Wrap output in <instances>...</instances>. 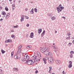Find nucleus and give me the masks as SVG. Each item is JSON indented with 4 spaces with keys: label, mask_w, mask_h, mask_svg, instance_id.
Here are the masks:
<instances>
[{
    "label": "nucleus",
    "mask_w": 74,
    "mask_h": 74,
    "mask_svg": "<svg viewBox=\"0 0 74 74\" xmlns=\"http://www.w3.org/2000/svg\"><path fill=\"white\" fill-rule=\"evenodd\" d=\"M26 63L28 64V65H31V64H33V62L32 60H29V61L26 60Z\"/></svg>",
    "instance_id": "f257e3e1"
},
{
    "label": "nucleus",
    "mask_w": 74,
    "mask_h": 74,
    "mask_svg": "<svg viewBox=\"0 0 74 74\" xmlns=\"http://www.w3.org/2000/svg\"><path fill=\"white\" fill-rule=\"evenodd\" d=\"M44 54L45 55H47V56H49V55H50L51 54V53H49V51H46V50H45L44 52Z\"/></svg>",
    "instance_id": "f03ea898"
},
{
    "label": "nucleus",
    "mask_w": 74,
    "mask_h": 74,
    "mask_svg": "<svg viewBox=\"0 0 74 74\" xmlns=\"http://www.w3.org/2000/svg\"><path fill=\"white\" fill-rule=\"evenodd\" d=\"M24 57L25 58H26V60H27L29 59V56H28V54H27V53L25 55Z\"/></svg>",
    "instance_id": "7ed1b4c3"
},
{
    "label": "nucleus",
    "mask_w": 74,
    "mask_h": 74,
    "mask_svg": "<svg viewBox=\"0 0 74 74\" xmlns=\"http://www.w3.org/2000/svg\"><path fill=\"white\" fill-rule=\"evenodd\" d=\"M49 63H52L53 62V59L52 58L50 57L49 58Z\"/></svg>",
    "instance_id": "20e7f679"
},
{
    "label": "nucleus",
    "mask_w": 74,
    "mask_h": 74,
    "mask_svg": "<svg viewBox=\"0 0 74 74\" xmlns=\"http://www.w3.org/2000/svg\"><path fill=\"white\" fill-rule=\"evenodd\" d=\"M21 22H22V21H24V19H25V16L24 15H21Z\"/></svg>",
    "instance_id": "39448f33"
},
{
    "label": "nucleus",
    "mask_w": 74,
    "mask_h": 74,
    "mask_svg": "<svg viewBox=\"0 0 74 74\" xmlns=\"http://www.w3.org/2000/svg\"><path fill=\"white\" fill-rule=\"evenodd\" d=\"M57 11H58V13H60V12L62 11V10L61 9L59 6H58L57 8Z\"/></svg>",
    "instance_id": "423d86ee"
},
{
    "label": "nucleus",
    "mask_w": 74,
    "mask_h": 74,
    "mask_svg": "<svg viewBox=\"0 0 74 74\" xmlns=\"http://www.w3.org/2000/svg\"><path fill=\"white\" fill-rule=\"evenodd\" d=\"M10 13H8V14H6V16L5 18L7 19H8L10 18Z\"/></svg>",
    "instance_id": "0eeeda50"
},
{
    "label": "nucleus",
    "mask_w": 74,
    "mask_h": 74,
    "mask_svg": "<svg viewBox=\"0 0 74 74\" xmlns=\"http://www.w3.org/2000/svg\"><path fill=\"white\" fill-rule=\"evenodd\" d=\"M36 53L39 58H40V59H41V53H40L39 52H37Z\"/></svg>",
    "instance_id": "6e6552de"
},
{
    "label": "nucleus",
    "mask_w": 74,
    "mask_h": 74,
    "mask_svg": "<svg viewBox=\"0 0 74 74\" xmlns=\"http://www.w3.org/2000/svg\"><path fill=\"white\" fill-rule=\"evenodd\" d=\"M13 71H16V72H17V71H18V69L17 68H14L13 69Z\"/></svg>",
    "instance_id": "1a4fd4ad"
},
{
    "label": "nucleus",
    "mask_w": 74,
    "mask_h": 74,
    "mask_svg": "<svg viewBox=\"0 0 74 74\" xmlns=\"http://www.w3.org/2000/svg\"><path fill=\"white\" fill-rule=\"evenodd\" d=\"M21 60L22 62H25V61L26 62V60H26V59L25 58H22L21 59Z\"/></svg>",
    "instance_id": "9d476101"
},
{
    "label": "nucleus",
    "mask_w": 74,
    "mask_h": 74,
    "mask_svg": "<svg viewBox=\"0 0 74 74\" xmlns=\"http://www.w3.org/2000/svg\"><path fill=\"white\" fill-rule=\"evenodd\" d=\"M47 15L49 18H51V17L53 16V14H52V13H49Z\"/></svg>",
    "instance_id": "9b49d317"
},
{
    "label": "nucleus",
    "mask_w": 74,
    "mask_h": 74,
    "mask_svg": "<svg viewBox=\"0 0 74 74\" xmlns=\"http://www.w3.org/2000/svg\"><path fill=\"white\" fill-rule=\"evenodd\" d=\"M29 37L31 38H33L34 37V33L33 32L31 33Z\"/></svg>",
    "instance_id": "f8f14e48"
},
{
    "label": "nucleus",
    "mask_w": 74,
    "mask_h": 74,
    "mask_svg": "<svg viewBox=\"0 0 74 74\" xmlns=\"http://www.w3.org/2000/svg\"><path fill=\"white\" fill-rule=\"evenodd\" d=\"M56 63L57 64H60V63H61V62L59 60H56Z\"/></svg>",
    "instance_id": "ddd939ff"
},
{
    "label": "nucleus",
    "mask_w": 74,
    "mask_h": 74,
    "mask_svg": "<svg viewBox=\"0 0 74 74\" xmlns=\"http://www.w3.org/2000/svg\"><path fill=\"white\" fill-rule=\"evenodd\" d=\"M45 31L44 30L42 33L41 34V36L43 37L44 35H45Z\"/></svg>",
    "instance_id": "4468645a"
},
{
    "label": "nucleus",
    "mask_w": 74,
    "mask_h": 74,
    "mask_svg": "<svg viewBox=\"0 0 74 74\" xmlns=\"http://www.w3.org/2000/svg\"><path fill=\"white\" fill-rule=\"evenodd\" d=\"M5 41L6 42H12V40L11 39H9L8 40H6Z\"/></svg>",
    "instance_id": "2eb2a0df"
},
{
    "label": "nucleus",
    "mask_w": 74,
    "mask_h": 74,
    "mask_svg": "<svg viewBox=\"0 0 74 74\" xmlns=\"http://www.w3.org/2000/svg\"><path fill=\"white\" fill-rule=\"evenodd\" d=\"M45 50H46L45 49H42L40 50V51L41 52H42V53H44Z\"/></svg>",
    "instance_id": "dca6fc26"
},
{
    "label": "nucleus",
    "mask_w": 74,
    "mask_h": 74,
    "mask_svg": "<svg viewBox=\"0 0 74 74\" xmlns=\"http://www.w3.org/2000/svg\"><path fill=\"white\" fill-rule=\"evenodd\" d=\"M38 33L40 34V33H41V32H42V29H38Z\"/></svg>",
    "instance_id": "f3484780"
},
{
    "label": "nucleus",
    "mask_w": 74,
    "mask_h": 74,
    "mask_svg": "<svg viewBox=\"0 0 74 74\" xmlns=\"http://www.w3.org/2000/svg\"><path fill=\"white\" fill-rule=\"evenodd\" d=\"M30 13L31 14H34V9H33V8L30 11Z\"/></svg>",
    "instance_id": "a211bd4d"
},
{
    "label": "nucleus",
    "mask_w": 74,
    "mask_h": 74,
    "mask_svg": "<svg viewBox=\"0 0 74 74\" xmlns=\"http://www.w3.org/2000/svg\"><path fill=\"white\" fill-rule=\"evenodd\" d=\"M21 52V49H18V51H17V53H20Z\"/></svg>",
    "instance_id": "6ab92c4d"
},
{
    "label": "nucleus",
    "mask_w": 74,
    "mask_h": 74,
    "mask_svg": "<svg viewBox=\"0 0 74 74\" xmlns=\"http://www.w3.org/2000/svg\"><path fill=\"white\" fill-rule=\"evenodd\" d=\"M14 58L15 59H18V56H17V54L15 55H14Z\"/></svg>",
    "instance_id": "aec40b11"
},
{
    "label": "nucleus",
    "mask_w": 74,
    "mask_h": 74,
    "mask_svg": "<svg viewBox=\"0 0 74 74\" xmlns=\"http://www.w3.org/2000/svg\"><path fill=\"white\" fill-rule=\"evenodd\" d=\"M51 19H52V20H53V21H54L55 19H56V17L55 16H53L52 17Z\"/></svg>",
    "instance_id": "412c9836"
},
{
    "label": "nucleus",
    "mask_w": 74,
    "mask_h": 74,
    "mask_svg": "<svg viewBox=\"0 0 74 74\" xmlns=\"http://www.w3.org/2000/svg\"><path fill=\"white\" fill-rule=\"evenodd\" d=\"M32 58H33V59H34V60H35V59H36L37 58H36V56H33L32 57Z\"/></svg>",
    "instance_id": "4be33fe9"
},
{
    "label": "nucleus",
    "mask_w": 74,
    "mask_h": 74,
    "mask_svg": "<svg viewBox=\"0 0 74 74\" xmlns=\"http://www.w3.org/2000/svg\"><path fill=\"white\" fill-rule=\"evenodd\" d=\"M31 46H26V47L27 49H29V48H31Z\"/></svg>",
    "instance_id": "5701e85b"
},
{
    "label": "nucleus",
    "mask_w": 74,
    "mask_h": 74,
    "mask_svg": "<svg viewBox=\"0 0 74 74\" xmlns=\"http://www.w3.org/2000/svg\"><path fill=\"white\" fill-rule=\"evenodd\" d=\"M1 52L2 54H4V53L5 52V51H4L3 50H1Z\"/></svg>",
    "instance_id": "b1692460"
},
{
    "label": "nucleus",
    "mask_w": 74,
    "mask_h": 74,
    "mask_svg": "<svg viewBox=\"0 0 74 74\" xmlns=\"http://www.w3.org/2000/svg\"><path fill=\"white\" fill-rule=\"evenodd\" d=\"M2 14L3 15H5V14H6L5 13V12H3L1 13V14Z\"/></svg>",
    "instance_id": "393cba45"
},
{
    "label": "nucleus",
    "mask_w": 74,
    "mask_h": 74,
    "mask_svg": "<svg viewBox=\"0 0 74 74\" xmlns=\"http://www.w3.org/2000/svg\"><path fill=\"white\" fill-rule=\"evenodd\" d=\"M43 60L44 62V63H45V64H46L47 63V62H46V59L44 58L43 59Z\"/></svg>",
    "instance_id": "a878e982"
},
{
    "label": "nucleus",
    "mask_w": 74,
    "mask_h": 74,
    "mask_svg": "<svg viewBox=\"0 0 74 74\" xmlns=\"http://www.w3.org/2000/svg\"><path fill=\"white\" fill-rule=\"evenodd\" d=\"M17 59H19L21 58V55H18L17 54Z\"/></svg>",
    "instance_id": "bb28decb"
},
{
    "label": "nucleus",
    "mask_w": 74,
    "mask_h": 74,
    "mask_svg": "<svg viewBox=\"0 0 74 74\" xmlns=\"http://www.w3.org/2000/svg\"><path fill=\"white\" fill-rule=\"evenodd\" d=\"M11 37L14 39L15 38V36H14V35H13V34L11 36Z\"/></svg>",
    "instance_id": "cd10ccee"
},
{
    "label": "nucleus",
    "mask_w": 74,
    "mask_h": 74,
    "mask_svg": "<svg viewBox=\"0 0 74 74\" xmlns=\"http://www.w3.org/2000/svg\"><path fill=\"white\" fill-rule=\"evenodd\" d=\"M72 44V43H71H71L69 42L68 44V45L69 47H70V46Z\"/></svg>",
    "instance_id": "c85d7f7f"
},
{
    "label": "nucleus",
    "mask_w": 74,
    "mask_h": 74,
    "mask_svg": "<svg viewBox=\"0 0 74 74\" xmlns=\"http://www.w3.org/2000/svg\"><path fill=\"white\" fill-rule=\"evenodd\" d=\"M5 10L6 11H8V8L7 7H5Z\"/></svg>",
    "instance_id": "c756f323"
},
{
    "label": "nucleus",
    "mask_w": 74,
    "mask_h": 74,
    "mask_svg": "<svg viewBox=\"0 0 74 74\" xmlns=\"http://www.w3.org/2000/svg\"><path fill=\"white\" fill-rule=\"evenodd\" d=\"M3 71L2 70L0 69V74H3Z\"/></svg>",
    "instance_id": "7c9ffc66"
},
{
    "label": "nucleus",
    "mask_w": 74,
    "mask_h": 74,
    "mask_svg": "<svg viewBox=\"0 0 74 74\" xmlns=\"http://www.w3.org/2000/svg\"><path fill=\"white\" fill-rule=\"evenodd\" d=\"M21 48H22V45H21L20 46L18 47V49H21Z\"/></svg>",
    "instance_id": "2f4dec72"
},
{
    "label": "nucleus",
    "mask_w": 74,
    "mask_h": 74,
    "mask_svg": "<svg viewBox=\"0 0 74 74\" xmlns=\"http://www.w3.org/2000/svg\"><path fill=\"white\" fill-rule=\"evenodd\" d=\"M72 67V64H69L68 66V67L71 68Z\"/></svg>",
    "instance_id": "473e14b6"
},
{
    "label": "nucleus",
    "mask_w": 74,
    "mask_h": 74,
    "mask_svg": "<svg viewBox=\"0 0 74 74\" xmlns=\"http://www.w3.org/2000/svg\"><path fill=\"white\" fill-rule=\"evenodd\" d=\"M34 11L35 12H37V9H36V8H35L34 9Z\"/></svg>",
    "instance_id": "72a5a7b5"
},
{
    "label": "nucleus",
    "mask_w": 74,
    "mask_h": 74,
    "mask_svg": "<svg viewBox=\"0 0 74 74\" xmlns=\"http://www.w3.org/2000/svg\"><path fill=\"white\" fill-rule=\"evenodd\" d=\"M60 8L61 9V10H63V9H64V7H63V6H61L60 7Z\"/></svg>",
    "instance_id": "f704fd0d"
},
{
    "label": "nucleus",
    "mask_w": 74,
    "mask_h": 74,
    "mask_svg": "<svg viewBox=\"0 0 74 74\" xmlns=\"http://www.w3.org/2000/svg\"><path fill=\"white\" fill-rule=\"evenodd\" d=\"M70 57L71 58H73V54H71L70 56Z\"/></svg>",
    "instance_id": "c9c22d12"
},
{
    "label": "nucleus",
    "mask_w": 74,
    "mask_h": 74,
    "mask_svg": "<svg viewBox=\"0 0 74 74\" xmlns=\"http://www.w3.org/2000/svg\"><path fill=\"white\" fill-rule=\"evenodd\" d=\"M70 53H71V54H74V51H71V52H70Z\"/></svg>",
    "instance_id": "e433bc0d"
},
{
    "label": "nucleus",
    "mask_w": 74,
    "mask_h": 74,
    "mask_svg": "<svg viewBox=\"0 0 74 74\" xmlns=\"http://www.w3.org/2000/svg\"><path fill=\"white\" fill-rule=\"evenodd\" d=\"M67 36H71V34L70 32H68L67 33Z\"/></svg>",
    "instance_id": "4c0bfd02"
},
{
    "label": "nucleus",
    "mask_w": 74,
    "mask_h": 74,
    "mask_svg": "<svg viewBox=\"0 0 74 74\" xmlns=\"http://www.w3.org/2000/svg\"><path fill=\"white\" fill-rule=\"evenodd\" d=\"M18 25H16L15 26H14V28H17V27H18Z\"/></svg>",
    "instance_id": "58836bf2"
},
{
    "label": "nucleus",
    "mask_w": 74,
    "mask_h": 74,
    "mask_svg": "<svg viewBox=\"0 0 74 74\" xmlns=\"http://www.w3.org/2000/svg\"><path fill=\"white\" fill-rule=\"evenodd\" d=\"M70 38V36H69L68 37H67V38H66V40H69V38Z\"/></svg>",
    "instance_id": "ea45409f"
},
{
    "label": "nucleus",
    "mask_w": 74,
    "mask_h": 74,
    "mask_svg": "<svg viewBox=\"0 0 74 74\" xmlns=\"http://www.w3.org/2000/svg\"><path fill=\"white\" fill-rule=\"evenodd\" d=\"M69 64H72V62L71 61H69Z\"/></svg>",
    "instance_id": "a19ab883"
},
{
    "label": "nucleus",
    "mask_w": 74,
    "mask_h": 74,
    "mask_svg": "<svg viewBox=\"0 0 74 74\" xmlns=\"http://www.w3.org/2000/svg\"><path fill=\"white\" fill-rule=\"evenodd\" d=\"M49 69H50L49 71H51V70H52V67L50 66V67H49Z\"/></svg>",
    "instance_id": "79ce46f5"
},
{
    "label": "nucleus",
    "mask_w": 74,
    "mask_h": 74,
    "mask_svg": "<svg viewBox=\"0 0 74 74\" xmlns=\"http://www.w3.org/2000/svg\"><path fill=\"white\" fill-rule=\"evenodd\" d=\"M11 56H13V55H14V52H12L11 53Z\"/></svg>",
    "instance_id": "37998d69"
},
{
    "label": "nucleus",
    "mask_w": 74,
    "mask_h": 74,
    "mask_svg": "<svg viewBox=\"0 0 74 74\" xmlns=\"http://www.w3.org/2000/svg\"><path fill=\"white\" fill-rule=\"evenodd\" d=\"M34 61L35 62H37V59L36 58V59L34 60Z\"/></svg>",
    "instance_id": "c03bdc74"
},
{
    "label": "nucleus",
    "mask_w": 74,
    "mask_h": 74,
    "mask_svg": "<svg viewBox=\"0 0 74 74\" xmlns=\"http://www.w3.org/2000/svg\"><path fill=\"white\" fill-rule=\"evenodd\" d=\"M15 3H14L12 5V7H15Z\"/></svg>",
    "instance_id": "a18cd8bd"
},
{
    "label": "nucleus",
    "mask_w": 74,
    "mask_h": 74,
    "mask_svg": "<svg viewBox=\"0 0 74 74\" xmlns=\"http://www.w3.org/2000/svg\"><path fill=\"white\" fill-rule=\"evenodd\" d=\"M12 8L13 9V10H14L15 8V7L12 6Z\"/></svg>",
    "instance_id": "49530a36"
},
{
    "label": "nucleus",
    "mask_w": 74,
    "mask_h": 74,
    "mask_svg": "<svg viewBox=\"0 0 74 74\" xmlns=\"http://www.w3.org/2000/svg\"><path fill=\"white\" fill-rule=\"evenodd\" d=\"M38 71L37 70L35 71V73L36 74H37V73H38Z\"/></svg>",
    "instance_id": "de8ad7c7"
},
{
    "label": "nucleus",
    "mask_w": 74,
    "mask_h": 74,
    "mask_svg": "<svg viewBox=\"0 0 74 74\" xmlns=\"http://www.w3.org/2000/svg\"><path fill=\"white\" fill-rule=\"evenodd\" d=\"M62 18H63V19H66V17L63 16V17H62Z\"/></svg>",
    "instance_id": "09e8293b"
},
{
    "label": "nucleus",
    "mask_w": 74,
    "mask_h": 74,
    "mask_svg": "<svg viewBox=\"0 0 74 74\" xmlns=\"http://www.w3.org/2000/svg\"><path fill=\"white\" fill-rule=\"evenodd\" d=\"M3 8V7L1 6H0V10H1Z\"/></svg>",
    "instance_id": "8fccbe9b"
},
{
    "label": "nucleus",
    "mask_w": 74,
    "mask_h": 74,
    "mask_svg": "<svg viewBox=\"0 0 74 74\" xmlns=\"http://www.w3.org/2000/svg\"><path fill=\"white\" fill-rule=\"evenodd\" d=\"M26 26H27V27H29V24H27L26 25Z\"/></svg>",
    "instance_id": "3c124183"
},
{
    "label": "nucleus",
    "mask_w": 74,
    "mask_h": 74,
    "mask_svg": "<svg viewBox=\"0 0 74 74\" xmlns=\"http://www.w3.org/2000/svg\"><path fill=\"white\" fill-rule=\"evenodd\" d=\"M3 18H1V19H0V21L1 22V21H3Z\"/></svg>",
    "instance_id": "603ef678"
},
{
    "label": "nucleus",
    "mask_w": 74,
    "mask_h": 74,
    "mask_svg": "<svg viewBox=\"0 0 74 74\" xmlns=\"http://www.w3.org/2000/svg\"><path fill=\"white\" fill-rule=\"evenodd\" d=\"M54 48V49H57V47H56L55 46Z\"/></svg>",
    "instance_id": "864d4df0"
},
{
    "label": "nucleus",
    "mask_w": 74,
    "mask_h": 74,
    "mask_svg": "<svg viewBox=\"0 0 74 74\" xmlns=\"http://www.w3.org/2000/svg\"><path fill=\"white\" fill-rule=\"evenodd\" d=\"M61 6H62V5L61 4H60L59 5V6H58V7H61Z\"/></svg>",
    "instance_id": "5fc2aeb1"
},
{
    "label": "nucleus",
    "mask_w": 74,
    "mask_h": 74,
    "mask_svg": "<svg viewBox=\"0 0 74 74\" xmlns=\"http://www.w3.org/2000/svg\"><path fill=\"white\" fill-rule=\"evenodd\" d=\"M11 32H14V30L13 29L11 31Z\"/></svg>",
    "instance_id": "6e6d98bb"
},
{
    "label": "nucleus",
    "mask_w": 74,
    "mask_h": 74,
    "mask_svg": "<svg viewBox=\"0 0 74 74\" xmlns=\"http://www.w3.org/2000/svg\"><path fill=\"white\" fill-rule=\"evenodd\" d=\"M73 11H74V6H73Z\"/></svg>",
    "instance_id": "4d7b16f0"
},
{
    "label": "nucleus",
    "mask_w": 74,
    "mask_h": 74,
    "mask_svg": "<svg viewBox=\"0 0 74 74\" xmlns=\"http://www.w3.org/2000/svg\"><path fill=\"white\" fill-rule=\"evenodd\" d=\"M25 10L26 11H27V10H28V9H27V8H25Z\"/></svg>",
    "instance_id": "13d9d810"
},
{
    "label": "nucleus",
    "mask_w": 74,
    "mask_h": 74,
    "mask_svg": "<svg viewBox=\"0 0 74 74\" xmlns=\"http://www.w3.org/2000/svg\"><path fill=\"white\" fill-rule=\"evenodd\" d=\"M62 74H65V73H64V71H63L62 72Z\"/></svg>",
    "instance_id": "bf43d9fd"
},
{
    "label": "nucleus",
    "mask_w": 74,
    "mask_h": 74,
    "mask_svg": "<svg viewBox=\"0 0 74 74\" xmlns=\"http://www.w3.org/2000/svg\"><path fill=\"white\" fill-rule=\"evenodd\" d=\"M25 18L26 19H28V18L26 17V16H25Z\"/></svg>",
    "instance_id": "052dcab7"
},
{
    "label": "nucleus",
    "mask_w": 74,
    "mask_h": 74,
    "mask_svg": "<svg viewBox=\"0 0 74 74\" xmlns=\"http://www.w3.org/2000/svg\"><path fill=\"white\" fill-rule=\"evenodd\" d=\"M57 33V31H55V33Z\"/></svg>",
    "instance_id": "680f3d73"
},
{
    "label": "nucleus",
    "mask_w": 74,
    "mask_h": 74,
    "mask_svg": "<svg viewBox=\"0 0 74 74\" xmlns=\"http://www.w3.org/2000/svg\"><path fill=\"white\" fill-rule=\"evenodd\" d=\"M55 46H54V45H53L52 47L54 48V47Z\"/></svg>",
    "instance_id": "e2e57ef3"
},
{
    "label": "nucleus",
    "mask_w": 74,
    "mask_h": 74,
    "mask_svg": "<svg viewBox=\"0 0 74 74\" xmlns=\"http://www.w3.org/2000/svg\"><path fill=\"white\" fill-rule=\"evenodd\" d=\"M9 1H12V0H9Z\"/></svg>",
    "instance_id": "0e129e2a"
},
{
    "label": "nucleus",
    "mask_w": 74,
    "mask_h": 74,
    "mask_svg": "<svg viewBox=\"0 0 74 74\" xmlns=\"http://www.w3.org/2000/svg\"><path fill=\"white\" fill-rule=\"evenodd\" d=\"M21 1H18V3H20Z\"/></svg>",
    "instance_id": "69168bd1"
},
{
    "label": "nucleus",
    "mask_w": 74,
    "mask_h": 74,
    "mask_svg": "<svg viewBox=\"0 0 74 74\" xmlns=\"http://www.w3.org/2000/svg\"><path fill=\"white\" fill-rule=\"evenodd\" d=\"M52 74H55L54 73H52Z\"/></svg>",
    "instance_id": "338daca9"
},
{
    "label": "nucleus",
    "mask_w": 74,
    "mask_h": 74,
    "mask_svg": "<svg viewBox=\"0 0 74 74\" xmlns=\"http://www.w3.org/2000/svg\"><path fill=\"white\" fill-rule=\"evenodd\" d=\"M10 4H12V2H11L10 3Z\"/></svg>",
    "instance_id": "774afa93"
}]
</instances>
